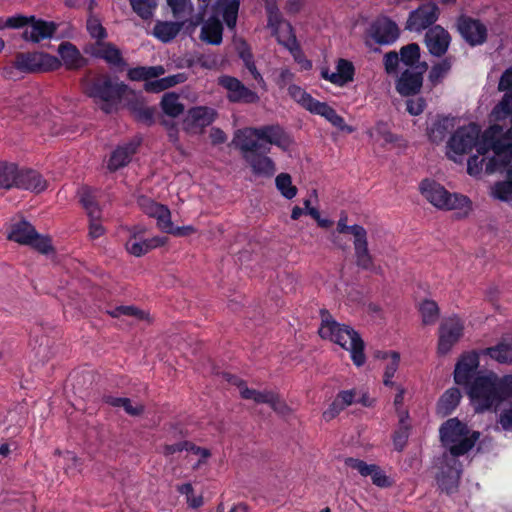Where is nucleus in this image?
I'll return each mask as SVG.
<instances>
[{"label": "nucleus", "mask_w": 512, "mask_h": 512, "mask_svg": "<svg viewBox=\"0 0 512 512\" xmlns=\"http://www.w3.org/2000/svg\"><path fill=\"white\" fill-rule=\"evenodd\" d=\"M251 133L258 139L287 150L292 143L289 134L279 124L251 128Z\"/></svg>", "instance_id": "nucleus-18"}, {"label": "nucleus", "mask_w": 512, "mask_h": 512, "mask_svg": "<svg viewBox=\"0 0 512 512\" xmlns=\"http://www.w3.org/2000/svg\"><path fill=\"white\" fill-rule=\"evenodd\" d=\"M319 335L321 338L328 339L349 351L350 357L357 367L366 362L364 342L353 328L327 319L322 321Z\"/></svg>", "instance_id": "nucleus-6"}, {"label": "nucleus", "mask_w": 512, "mask_h": 512, "mask_svg": "<svg viewBox=\"0 0 512 512\" xmlns=\"http://www.w3.org/2000/svg\"><path fill=\"white\" fill-rule=\"evenodd\" d=\"M182 24L171 21H157L153 28V35L163 43L172 41L180 32Z\"/></svg>", "instance_id": "nucleus-39"}, {"label": "nucleus", "mask_w": 512, "mask_h": 512, "mask_svg": "<svg viewBox=\"0 0 512 512\" xmlns=\"http://www.w3.org/2000/svg\"><path fill=\"white\" fill-rule=\"evenodd\" d=\"M464 323L456 317H449L439 327L438 353L445 355L460 340L463 335Z\"/></svg>", "instance_id": "nucleus-15"}, {"label": "nucleus", "mask_w": 512, "mask_h": 512, "mask_svg": "<svg viewBox=\"0 0 512 512\" xmlns=\"http://www.w3.org/2000/svg\"><path fill=\"white\" fill-rule=\"evenodd\" d=\"M352 233L350 235L353 236V244L355 249V256H370L368 254V242H367V232L365 228L361 225H352Z\"/></svg>", "instance_id": "nucleus-45"}, {"label": "nucleus", "mask_w": 512, "mask_h": 512, "mask_svg": "<svg viewBox=\"0 0 512 512\" xmlns=\"http://www.w3.org/2000/svg\"><path fill=\"white\" fill-rule=\"evenodd\" d=\"M419 189L429 203L441 210L464 209L471 206V201L467 196L450 193L435 180H422Z\"/></svg>", "instance_id": "nucleus-8"}, {"label": "nucleus", "mask_w": 512, "mask_h": 512, "mask_svg": "<svg viewBox=\"0 0 512 512\" xmlns=\"http://www.w3.org/2000/svg\"><path fill=\"white\" fill-rule=\"evenodd\" d=\"M451 43L449 32L440 25H434L425 34V44L429 53L435 57H442L448 51Z\"/></svg>", "instance_id": "nucleus-20"}, {"label": "nucleus", "mask_w": 512, "mask_h": 512, "mask_svg": "<svg viewBox=\"0 0 512 512\" xmlns=\"http://www.w3.org/2000/svg\"><path fill=\"white\" fill-rule=\"evenodd\" d=\"M462 465L458 459H449L447 454H443L440 473L437 476L439 487L447 493L454 492L460 480Z\"/></svg>", "instance_id": "nucleus-16"}, {"label": "nucleus", "mask_w": 512, "mask_h": 512, "mask_svg": "<svg viewBox=\"0 0 512 512\" xmlns=\"http://www.w3.org/2000/svg\"><path fill=\"white\" fill-rule=\"evenodd\" d=\"M87 30L96 41L102 42L107 37V31L97 18L87 20Z\"/></svg>", "instance_id": "nucleus-59"}, {"label": "nucleus", "mask_w": 512, "mask_h": 512, "mask_svg": "<svg viewBox=\"0 0 512 512\" xmlns=\"http://www.w3.org/2000/svg\"><path fill=\"white\" fill-rule=\"evenodd\" d=\"M442 446L449 459H457L473 449L479 440L480 433L471 430L466 423L458 418L446 420L439 428Z\"/></svg>", "instance_id": "nucleus-5"}, {"label": "nucleus", "mask_w": 512, "mask_h": 512, "mask_svg": "<svg viewBox=\"0 0 512 512\" xmlns=\"http://www.w3.org/2000/svg\"><path fill=\"white\" fill-rule=\"evenodd\" d=\"M336 72L342 86L353 81L355 75V68L351 61L346 59H339L336 65Z\"/></svg>", "instance_id": "nucleus-55"}, {"label": "nucleus", "mask_w": 512, "mask_h": 512, "mask_svg": "<svg viewBox=\"0 0 512 512\" xmlns=\"http://www.w3.org/2000/svg\"><path fill=\"white\" fill-rule=\"evenodd\" d=\"M218 85L227 90V99L231 103L255 104L259 101L258 94L246 87L238 78L222 75Z\"/></svg>", "instance_id": "nucleus-14"}, {"label": "nucleus", "mask_w": 512, "mask_h": 512, "mask_svg": "<svg viewBox=\"0 0 512 512\" xmlns=\"http://www.w3.org/2000/svg\"><path fill=\"white\" fill-rule=\"evenodd\" d=\"M163 112L170 117H178L184 111V105L179 102V97L173 92L165 93L161 100Z\"/></svg>", "instance_id": "nucleus-43"}, {"label": "nucleus", "mask_w": 512, "mask_h": 512, "mask_svg": "<svg viewBox=\"0 0 512 512\" xmlns=\"http://www.w3.org/2000/svg\"><path fill=\"white\" fill-rule=\"evenodd\" d=\"M456 29L471 47L483 45L488 38L487 26L481 20L462 14L456 19Z\"/></svg>", "instance_id": "nucleus-13"}, {"label": "nucleus", "mask_w": 512, "mask_h": 512, "mask_svg": "<svg viewBox=\"0 0 512 512\" xmlns=\"http://www.w3.org/2000/svg\"><path fill=\"white\" fill-rule=\"evenodd\" d=\"M229 382H232L233 384L237 385L240 388V394L244 399L253 400L256 403H266L270 404V402L273 399V391L270 390H264V391H258L249 389L247 387H242L243 382L238 380L234 376H229L227 378Z\"/></svg>", "instance_id": "nucleus-38"}, {"label": "nucleus", "mask_w": 512, "mask_h": 512, "mask_svg": "<svg viewBox=\"0 0 512 512\" xmlns=\"http://www.w3.org/2000/svg\"><path fill=\"white\" fill-rule=\"evenodd\" d=\"M30 29H25L21 38L26 42L40 43L43 40L51 39L58 29V24L53 21L38 19L34 16L33 21H29Z\"/></svg>", "instance_id": "nucleus-22"}, {"label": "nucleus", "mask_w": 512, "mask_h": 512, "mask_svg": "<svg viewBox=\"0 0 512 512\" xmlns=\"http://www.w3.org/2000/svg\"><path fill=\"white\" fill-rule=\"evenodd\" d=\"M479 352H469L463 354L458 360L454 370V381L458 385L468 386L471 384V379L479 366Z\"/></svg>", "instance_id": "nucleus-21"}, {"label": "nucleus", "mask_w": 512, "mask_h": 512, "mask_svg": "<svg viewBox=\"0 0 512 512\" xmlns=\"http://www.w3.org/2000/svg\"><path fill=\"white\" fill-rule=\"evenodd\" d=\"M420 312L424 324H433L438 320V305L432 300L423 301L420 305Z\"/></svg>", "instance_id": "nucleus-56"}, {"label": "nucleus", "mask_w": 512, "mask_h": 512, "mask_svg": "<svg viewBox=\"0 0 512 512\" xmlns=\"http://www.w3.org/2000/svg\"><path fill=\"white\" fill-rule=\"evenodd\" d=\"M264 154L258 151L251 155H244V160L249 164L254 175L270 178L275 174L276 167L274 161Z\"/></svg>", "instance_id": "nucleus-29"}, {"label": "nucleus", "mask_w": 512, "mask_h": 512, "mask_svg": "<svg viewBox=\"0 0 512 512\" xmlns=\"http://www.w3.org/2000/svg\"><path fill=\"white\" fill-rule=\"evenodd\" d=\"M8 239L22 245H28L40 254L54 252L52 239L48 235L39 234L34 226L24 219L10 225Z\"/></svg>", "instance_id": "nucleus-9"}, {"label": "nucleus", "mask_w": 512, "mask_h": 512, "mask_svg": "<svg viewBox=\"0 0 512 512\" xmlns=\"http://www.w3.org/2000/svg\"><path fill=\"white\" fill-rule=\"evenodd\" d=\"M18 166L14 163L0 162V188L15 187Z\"/></svg>", "instance_id": "nucleus-48"}, {"label": "nucleus", "mask_w": 512, "mask_h": 512, "mask_svg": "<svg viewBox=\"0 0 512 512\" xmlns=\"http://www.w3.org/2000/svg\"><path fill=\"white\" fill-rule=\"evenodd\" d=\"M105 402L114 407H121L131 416H138L144 411V407L140 403H133L129 398H120L107 396Z\"/></svg>", "instance_id": "nucleus-44"}, {"label": "nucleus", "mask_w": 512, "mask_h": 512, "mask_svg": "<svg viewBox=\"0 0 512 512\" xmlns=\"http://www.w3.org/2000/svg\"><path fill=\"white\" fill-rule=\"evenodd\" d=\"M370 36L379 45H392L399 38L400 29L395 21L383 16L371 24Z\"/></svg>", "instance_id": "nucleus-17"}, {"label": "nucleus", "mask_w": 512, "mask_h": 512, "mask_svg": "<svg viewBox=\"0 0 512 512\" xmlns=\"http://www.w3.org/2000/svg\"><path fill=\"white\" fill-rule=\"evenodd\" d=\"M215 116L216 112L212 108L204 106L193 107L188 111L187 117L184 120L185 129L187 131L202 130L214 122Z\"/></svg>", "instance_id": "nucleus-25"}, {"label": "nucleus", "mask_w": 512, "mask_h": 512, "mask_svg": "<svg viewBox=\"0 0 512 512\" xmlns=\"http://www.w3.org/2000/svg\"><path fill=\"white\" fill-rule=\"evenodd\" d=\"M384 67L387 74L396 73L399 65V55L395 51H389L384 55Z\"/></svg>", "instance_id": "nucleus-64"}, {"label": "nucleus", "mask_w": 512, "mask_h": 512, "mask_svg": "<svg viewBox=\"0 0 512 512\" xmlns=\"http://www.w3.org/2000/svg\"><path fill=\"white\" fill-rule=\"evenodd\" d=\"M132 10L143 20L152 18L157 0H129Z\"/></svg>", "instance_id": "nucleus-49"}, {"label": "nucleus", "mask_w": 512, "mask_h": 512, "mask_svg": "<svg viewBox=\"0 0 512 512\" xmlns=\"http://www.w3.org/2000/svg\"><path fill=\"white\" fill-rule=\"evenodd\" d=\"M483 141V134L481 135L480 127L475 123H470L467 126L459 127L450 137L447 142L448 156L453 152L456 155H463L470 152L474 147L477 153L485 155L493 148H487L485 151L480 152V147Z\"/></svg>", "instance_id": "nucleus-10"}, {"label": "nucleus", "mask_w": 512, "mask_h": 512, "mask_svg": "<svg viewBox=\"0 0 512 512\" xmlns=\"http://www.w3.org/2000/svg\"><path fill=\"white\" fill-rule=\"evenodd\" d=\"M163 66H137L130 68L127 72V77L131 81H148L164 74Z\"/></svg>", "instance_id": "nucleus-40"}, {"label": "nucleus", "mask_w": 512, "mask_h": 512, "mask_svg": "<svg viewBox=\"0 0 512 512\" xmlns=\"http://www.w3.org/2000/svg\"><path fill=\"white\" fill-rule=\"evenodd\" d=\"M497 89L503 94L512 93V66L502 72Z\"/></svg>", "instance_id": "nucleus-63"}, {"label": "nucleus", "mask_w": 512, "mask_h": 512, "mask_svg": "<svg viewBox=\"0 0 512 512\" xmlns=\"http://www.w3.org/2000/svg\"><path fill=\"white\" fill-rule=\"evenodd\" d=\"M203 23L200 33V39L210 45H220L223 40V25L217 18V14L209 17Z\"/></svg>", "instance_id": "nucleus-31"}, {"label": "nucleus", "mask_w": 512, "mask_h": 512, "mask_svg": "<svg viewBox=\"0 0 512 512\" xmlns=\"http://www.w3.org/2000/svg\"><path fill=\"white\" fill-rule=\"evenodd\" d=\"M489 119L493 124L483 132L480 152L493 148L494 156L488 161L486 171L495 173L512 161V92L502 95L492 108Z\"/></svg>", "instance_id": "nucleus-1"}, {"label": "nucleus", "mask_w": 512, "mask_h": 512, "mask_svg": "<svg viewBox=\"0 0 512 512\" xmlns=\"http://www.w3.org/2000/svg\"><path fill=\"white\" fill-rule=\"evenodd\" d=\"M80 83L86 96L103 103L101 109L106 113L110 112L112 104L122 99L128 89L124 82L114 81L108 73L88 71Z\"/></svg>", "instance_id": "nucleus-4"}, {"label": "nucleus", "mask_w": 512, "mask_h": 512, "mask_svg": "<svg viewBox=\"0 0 512 512\" xmlns=\"http://www.w3.org/2000/svg\"><path fill=\"white\" fill-rule=\"evenodd\" d=\"M239 57L242 59L245 67L250 72L253 79L256 80L259 84L265 85V81L255 65L253 54L247 45H245V47L239 51Z\"/></svg>", "instance_id": "nucleus-52"}, {"label": "nucleus", "mask_w": 512, "mask_h": 512, "mask_svg": "<svg viewBox=\"0 0 512 512\" xmlns=\"http://www.w3.org/2000/svg\"><path fill=\"white\" fill-rule=\"evenodd\" d=\"M34 20V15L26 16V15H14L8 17L5 21V26L11 29H20L24 28L29 24V21Z\"/></svg>", "instance_id": "nucleus-62"}, {"label": "nucleus", "mask_w": 512, "mask_h": 512, "mask_svg": "<svg viewBox=\"0 0 512 512\" xmlns=\"http://www.w3.org/2000/svg\"><path fill=\"white\" fill-rule=\"evenodd\" d=\"M398 55L400 56L402 63L406 66L412 67L419 62L420 47L417 43H409L401 47Z\"/></svg>", "instance_id": "nucleus-53"}, {"label": "nucleus", "mask_w": 512, "mask_h": 512, "mask_svg": "<svg viewBox=\"0 0 512 512\" xmlns=\"http://www.w3.org/2000/svg\"><path fill=\"white\" fill-rule=\"evenodd\" d=\"M210 1L211 0H198L201 11L195 17V25H198L203 21V15H205ZM239 8L240 0H215L212 5L213 13L222 16L223 21L229 30H234L236 27Z\"/></svg>", "instance_id": "nucleus-11"}, {"label": "nucleus", "mask_w": 512, "mask_h": 512, "mask_svg": "<svg viewBox=\"0 0 512 512\" xmlns=\"http://www.w3.org/2000/svg\"><path fill=\"white\" fill-rule=\"evenodd\" d=\"M188 451L199 456L198 462L194 465V469L198 468L210 457V451L206 448H201L188 441H182L175 444H166L162 447V454L166 457L171 456L177 452Z\"/></svg>", "instance_id": "nucleus-32"}, {"label": "nucleus", "mask_w": 512, "mask_h": 512, "mask_svg": "<svg viewBox=\"0 0 512 512\" xmlns=\"http://www.w3.org/2000/svg\"><path fill=\"white\" fill-rule=\"evenodd\" d=\"M59 58L42 51L17 52L14 59L1 70L5 79L17 80L20 75L40 74L58 70Z\"/></svg>", "instance_id": "nucleus-3"}, {"label": "nucleus", "mask_w": 512, "mask_h": 512, "mask_svg": "<svg viewBox=\"0 0 512 512\" xmlns=\"http://www.w3.org/2000/svg\"><path fill=\"white\" fill-rule=\"evenodd\" d=\"M490 159L491 158L486 159L485 155L480 154L470 156L467 161V173L474 177L480 176L483 170V164L485 163L486 166ZM485 172L489 174L486 170Z\"/></svg>", "instance_id": "nucleus-58"}, {"label": "nucleus", "mask_w": 512, "mask_h": 512, "mask_svg": "<svg viewBox=\"0 0 512 512\" xmlns=\"http://www.w3.org/2000/svg\"><path fill=\"white\" fill-rule=\"evenodd\" d=\"M142 143L140 137H135L123 145L117 146L111 153L108 160L107 168L111 172H115L127 166L135 155Z\"/></svg>", "instance_id": "nucleus-19"}, {"label": "nucleus", "mask_w": 512, "mask_h": 512, "mask_svg": "<svg viewBox=\"0 0 512 512\" xmlns=\"http://www.w3.org/2000/svg\"><path fill=\"white\" fill-rule=\"evenodd\" d=\"M461 397L458 388L446 390L437 403V413L443 417L449 415L459 405Z\"/></svg>", "instance_id": "nucleus-37"}, {"label": "nucleus", "mask_w": 512, "mask_h": 512, "mask_svg": "<svg viewBox=\"0 0 512 512\" xmlns=\"http://www.w3.org/2000/svg\"><path fill=\"white\" fill-rule=\"evenodd\" d=\"M254 137L255 136L251 133V128L249 130H238L236 132L234 141L243 156L251 155L258 151H262L263 153H268L270 151V148L264 147L258 142V139L256 140Z\"/></svg>", "instance_id": "nucleus-33"}, {"label": "nucleus", "mask_w": 512, "mask_h": 512, "mask_svg": "<svg viewBox=\"0 0 512 512\" xmlns=\"http://www.w3.org/2000/svg\"><path fill=\"white\" fill-rule=\"evenodd\" d=\"M409 436V424L407 420L404 421V424L399 422V429L395 432L393 437V443L395 449L398 451L403 450L405 447Z\"/></svg>", "instance_id": "nucleus-60"}, {"label": "nucleus", "mask_w": 512, "mask_h": 512, "mask_svg": "<svg viewBox=\"0 0 512 512\" xmlns=\"http://www.w3.org/2000/svg\"><path fill=\"white\" fill-rule=\"evenodd\" d=\"M90 54L94 58L102 59L107 64L114 67H123L126 65L122 52L111 42L96 41L91 48Z\"/></svg>", "instance_id": "nucleus-24"}, {"label": "nucleus", "mask_w": 512, "mask_h": 512, "mask_svg": "<svg viewBox=\"0 0 512 512\" xmlns=\"http://www.w3.org/2000/svg\"><path fill=\"white\" fill-rule=\"evenodd\" d=\"M454 126V118H450L448 116L437 118L427 129L429 140L435 144L443 142L446 136L452 132Z\"/></svg>", "instance_id": "nucleus-35"}, {"label": "nucleus", "mask_w": 512, "mask_h": 512, "mask_svg": "<svg viewBox=\"0 0 512 512\" xmlns=\"http://www.w3.org/2000/svg\"><path fill=\"white\" fill-rule=\"evenodd\" d=\"M345 464L348 467L357 470L364 477L370 476L373 484L378 487L383 488L391 485V482L384 471L375 464H367L366 462L356 458H347L345 460Z\"/></svg>", "instance_id": "nucleus-23"}, {"label": "nucleus", "mask_w": 512, "mask_h": 512, "mask_svg": "<svg viewBox=\"0 0 512 512\" xmlns=\"http://www.w3.org/2000/svg\"><path fill=\"white\" fill-rule=\"evenodd\" d=\"M108 314L114 318H118L121 316L131 317L137 320L146 319V314L144 311L139 310L135 306H118L112 310L108 311Z\"/></svg>", "instance_id": "nucleus-57"}, {"label": "nucleus", "mask_w": 512, "mask_h": 512, "mask_svg": "<svg viewBox=\"0 0 512 512\" xmlns=\"http://www.w3.org/2000/svg\"><path fill=\"white\" fill-rule=\"evenodd\" d=\"M468 395L477 413L496 410L512 396L503 383V376L499 377L494 372L477 375L468 387Z\"/></svg>", "instance_id": "nucleus-2"}, {"label": "nucleus", "mask_w": 512, "mask_h": 512, "mask_svg": "<svg viewBox=\"0 0 512 512\" xmlns=\"http://www.w3.org/2000/svg\"><path fill=\"white\" fill-rule=\"evenodd\" d=\"M163 244L164 239L160 237L142 239L137 236H133L128 240L126 247L128 252L133 256H141L142 254H146L152 249L160 247Z\"/></svg>", "instance_id": "nucleus-36"}, {"label": "nucleus", "mask_w": 512, "mask_h": 512, "mask_svg": "<svg viewBox=\"0 0 512 512\" xmlns=\"http://www.w3.org/2000/svg\"><path fill=\"white\" fill-rule=\"evenodd\" d=\"M289 96L302 108L309 111L311 114L319 115L324 117L334 127L342 131L351 132L352 129L346 125L345 120L340 116L336 110L326 102H320L319 100L312 97V95L306 92L302 87L296 84H290L288 86Z\"/></svg>", "instance_id": "nucleus-7"}, {"label": "nucleus", "mask_w": 512, "mask_h": 512, "mask_svg": "<svg viewBox=\"0 0 512 512\" xmlns=\"http://www.w3.org/2000/svg\"><path fill=\"white\" fill-rule=\"evenodd\" d=\"M58 53L67 70H79L87 64L79 49L71 42L65 41L58 46Z\"/></svg>", "instance_id": "nucleus-30"}, {"label": "nucleus", "mask_w": 512, "mask_h": 512, "mask_svg": "<svg viewBox=\"0 0 512 512\" xmlns=\"http://www.w3.org/2000/svg\"><path fill=\"white\" fill-rule=\"evenodd\" d=\"M396 389H397V394L394 398V407H395L396 413L399 417V422L401 424H404V421L408 420V418H409L408 412L402 408L405 389L399 385L396 386Z\"/></svg>", "instance_id": "nucleus-61"}, {"label": "nucleus", "mask_w": 512, "mask_h": 512, "mask_svg": "<svg viewBox=\"0 0 512 512\" xmlns=\"http://www.w3.org/2000/svg\"><path fill=\"white\" fill-rule=\"evenodd\" d=\"M451 61L449 58H444L440 62L433 65L429 71L428 79L433 84H438L450 71Z\"/></svg>", "instance_id": "nucleus-54"}, {"label": "nucleus", "mask_w": 512, "mask_h": 512, "mask_svg": "<svg viewBox=\"0 0 512 512\" xmlns=\"http://www.w3.org/2000/svg\"><path fill=\"white\" fill-rule=\"evenodd\" d=\"M483 356H489L500 364H512V336L503 339L497 345L480 350Z\"/></svg>", "instance_id": "nucleus-34"}, {"label": "nucleus", "mask_w": 512, "mask_h": 512, "mask_svg": "<svg viewBox=\"0 0 512 512\" xmlns=\"http://www.w3.org/2000/svg\"><path fill=\"white\" fill-rule=\"evenodd\" d=\"M491 195L500 201L512 200V166L507 170L506 180L493 185Z\"/></svg>", "instance_id": "nucleus-42"}, {"label": "nucleus", "mask_w": 512, "mask_h": 512, "mask_svg": "<svg viewBox=\"0 0 512 512\" xmlns=\"http://www.w3.org/2000/svg\"><path fill=\"white\" fill-rule=\"evenodd\" d=\"M267 23L268 27L273 30L274 34H278L281 28H285V30L289 34V38L292 40L293 43H296V37L293 34V27L288 21H285L283 19L280 10L267 14Z\"/></svg>", "instance_id": "nucleus-46"}, {"label": "nucleus", "mask_w": 512, "mask_h": 512, "mask_svg": "<svg viewBox=\"0 0 512 512\" xmlns=\"http://www.w3.org/2000/svg\"><path fill=\"white\" fill-rule=\"evenodd\" d=\"M383 358L386 360L383 378L384 385L393 386L394 382L392 381V379L398 370L400 363V355L399 353L393 351L385 353Z\"/></svg>", "instance_id": "nucleus-47"}, {"label": "nucleus", "mask_w": 512, "mask_h": 512, "mask_svg": "<svg viewBox=\"0 0 512 512\" xmlns=\"http://www.w3.org/2000/svg\"><path fill=\"white\" fill-rule=\"evenodd\" d=\"M423 86L422 72L404 70L396 81V91L404 97L418 94Z\"/></svg>", "instance_id": "nucleus-27"}, {"label": "nucleus", "mask_w": 512, "mask_h": 512, "mask_svg": "<svg viewBox=\"0 0 512 512\" xmlns=\"http://www.w3.org/2000/svg\"><path fill=\"white\" fill-rule=\"evenodd\" d=\"M155 111L154 107L145 106L141 103H137L131 107V112L136 121L146 126H152L155 123Z\"/></svg>", "instance_id": "nucleus-50"}, {"label": "nucleus", "mask_w": 512, "mask_h": 512, "mask_svg": "<svg viewBox=\"0 0 512 512\" xmlns=\"http://www.w3.org/2000/svg\"><path fill=\"white\" fill-rule=\"evenodd\" d=\"M79 201L89 218L101 217V210L96 201V197L89 187L81 188L79 191Z\"/></svg>", "instance_id": "nucleus-41"}, {"label": "nucleus", "mask_w": 512, "mask_h": 512, "mask_svg": "<svg viewBox=\"0 0 512 512\" xmlns=\"http://www.w3.org/2000/svg\"><path fill=\"white\" fill-rule=\"evenodd\" d=\"M15 182L16 188L36 193H40L47 188V181L39 172L33 169L18 168Z\"/></svg>", "instance_id": "nucleus-26"}, {"label": "nucleus", "mask_w": 512, "mask_h": 512, "mask_svg": "<svg viewBox=\"0 0 512 512\" xmlns=\"http://www.w3.org/2000/svg\"><path fill=\"white\" fill-rule=\"evenodd\" d=\"M139 204L145 214L156 218L158 227L162 229L171 228V213L167 206L159 204L150 198L142 197Z\"/></svg>", "instance_id": "nucleus-28"}, {"label": "nucleus", "mask_w": 512, "mask_h": 512, "mask_svg": "<svg viewBox=\"0 0 512 512\" xmlns=\"http://www.w3.org/2000/svg\"><path fill=\"white\" fill-rule=\"evenodd\" d=\"M440 9L432 1H426L412 10L407 18L405 29L411 32H422L430 29L439 19Z\"/></svg>", "instance_id": "nucleus-12"}, {"label": "nucleus", "mask_w": 512, "mask_h": 512, "mask_svg": "<svg viewBox=\"0 0 512 512\" xmlns=\"http://www.w3.org/2000/svg\"><path fill=\"white\" fill-rule=\"evenodd\" d=\"M279 192L286 199H292L297 195V187L292 184V178L288 173H280L275 179Z\"/></svg>", "instance_id": "nucleus-51"}]
</instances>
